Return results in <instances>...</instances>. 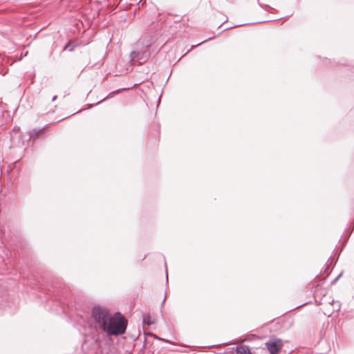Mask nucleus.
<instances>
[{"label": "nucleus", "instance_id": "obj_9", "mask_svg": "<svg viewBox=\"0 0 354 354\" xmlns=\"http://www.w3.org/2000/svg\"><path fill=\"white\" fill-rule=\"evenodd\" d=\"M210 39H212V37H210V38H209V39H205L204 41H203L202 42L199 43V44H197L196 46H198V45H200V44H203V43H204V42H205V41H208V40H210Z\"/></svg>", "mask_w": 354, "mask_h": 354}, {"label": "nucleus", "instance_id": "obj_11", "mask_svg": "<svg viewBox=\"0 0 354 354\" xmlns=\"http://www.w3.org/2000/svg\"><path fill=\"white\" fill-rule=\"evenodd\" d=\"M341 274H339V276H338V277L335 279V281L338 280V279L339 278V277L341 276Z\"/></svg>", "mask_w": 354, "mask_h": 354}, {"label": "nucleus", "instance_id": "obj_5", "mask_svg": "<svg viewBox=\"0 0 354 354\" xmlns=\"http://www.w3.org/2000/svg\"><path fill=\"white\" fill-rule=\"evenodd\" d=\"M237 354H252L248 346H238L236 347Z\"/></svg>", "mask_w": 354, "mask_h": 354}, {"label": "nucleus", "instance_id": "obj_3", "mask_svg": "<svg viewBox=\"0 0 354 354\" xmlns=\"http://www.w3.org/2000/svg\"><path fill=\"white\" fill-rule=\"evenodd\" d=\"M266 346L270 354H277L283 346L281 339H275L266 343Z\"/></svg>", "mask_w": 354, "mask_h": 354}, {"label": "nucleus", "instance_id": "obj_12", "mask_svg": "<svg viewBox=\"0 0 354 354\" xmlns=\"http://www.w3.org/2000/svg\"><path fill=\"white\" fill-rule=\"evenodd\" d=\"M165 299H166V296H165V298L163 299V301H162V304H163V303L165 302Z\"/></svg>", "mask_w": 354, "mask_h": 354}, {"label": "nucleus", "instance_id": "obj_10", "mask_svg": "<svg viewBox=\"0 0 354 354\" xmlns=\"http://www.w3.org/2000/svg\"><path fill=\"white\" fill-rule=\"evenodd\" d=\"M57 99V95L53 97L52 101H55Z\"/></svg>", "mask_w": 354, "mask_h": 354}, {"label": "nucleus", "instance_id": "obj_7", "mask_svg": "<svg viewBox=\"0 0 354 354\" xmlns=\"http://www.w3.org/2000/svg\"><path fill=\"white\" fill-rule=\"evenodd\" d=\"M42 131V129H32L30 131V138H36L39 133Z\"/></svg>", "mask_w": 354, "mask_h": 354}, {"label": "nucleus", "instance_id": "obj_8", "mask_svg": "<svg viewBox=\"0 0 354 354\" xmlns=\"http://www.w3.org/2000/svg\"><path fill=\"white\" fill-rule=\"evenodd\" d=\"M112 93L108 95L106 97H105L104 99H102L101 101L98 102L97 103V104H98L99 103H100L101 102H103L104 100H106V99L109 98L111 96Z\"/></svg>", "mask_w": 354, "mask_h": 354}, {"label": "nucleus", "instance_id": "obj_1", "mask_svg": "<svg viewBox=\"0 0 354 354\" xmlns=\"http://www.w3.org/2000/svg\"><path fill=\"white\" fill-rule=\"evenodd\" d=\"M127 325L124 317L120 313H116L109 318L104 332L107 335H120L125 333Z\"/></svg>", "mask_w": 354, "mask_h": 354}, {"label": "nucleus", "instance_id": "obj_2", "mask_svg": "<svg viewBox=\"0 0 354 354\" xmlns=\"http://www.w3.org/2000/svg\"><path fill=\"white\" fill-rule=\"evenodd\" d=\"M91 315L99 328L104 331L111 317L109 310L104 307L96 306L93 308Z\"/></svg>", "mask_w": 354, "mask_h": 354}, {"label": "nucleus", "instance_id": "obj_6", "mask_svg": "<svg viewBox=\"0 0 354 354\" xmlns=\"http://www.w3.org/2000/svg\"><path fill=\"white\" fill-rule=\"evenodd\" d=\"M131 61H136V59H141L142 58L140 57V52H137V51H133L131 53Z\"/></svg>", "mask_w": 354, "mask_h": 354}, {"label": "nucleus", "instance_id": "obj_4", "mask_svg": "<svg viewBox=\"0 0 354 354\" xmlns=\"http://www.w3.org/2000/svg\"><path fill=\"white\" fill-rule=\"evenodd\" d=\"M142 323L143 328H145V326H149L155 323V319L150 315H145L142 317Z\"/></svg>", "mask_w": 354, "mask_h": 354}]
</instances>
